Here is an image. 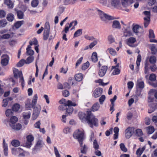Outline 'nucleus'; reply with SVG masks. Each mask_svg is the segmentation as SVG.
<instances>
[{"mask_svg":"<svg viewBox=\"0 0 157 157\" xmlns=\"http://www.w3.org/2000/svg\"><path fill=\"white\" fill-rule=\"evenodd\" d=\"M144 13L145 15L146 16V17H147V19H150L151 16L150 11H146L144 12Z\"/></svg>","mask_w":157,"mask_h":157,"instance_id":"58","label":"nucleus"},{"mask_svg":"<svg viewBox=\"0 0 157 157\" xmlns=\"http://www.w3.org/2000/svg\"><path fill=\"white\" fill-rule=\"evenodd\" d=\"M11 35L9 34H6L2 35L1 37L2 39H8L10 38Z\"/></svg>","mask_w":157,"mask_h":157,"instance_id":"56","label":"nucleus"},{"mask_svg":"<svg viewBox=\"0 0 157 157\" xmlns=\"http://www.w3.org/2000/svg\"><path fill=\"white\" fill-rule=\"evenodd\" d=\"M49 31L48 30H44L43 33V39L44 40L48 39L49 34Z\"/></svg>","mask_w":157,"mask_h":157,"instance_id":"31","label":"nucleus"},{"mask_svg":"<svg viewBox=\"0 0 157 157\" xmlns=\"http://www.w3.org/2000/svg\"><path fill=\"white\" fill-rule=\"evenodd\" d=\"M97 11L100 16L101 19L102 21H105L106 19L110 20L115 19L114 17L104 13L100 10H98Z\"/></svg>","mask_w":157,"mask_h":157,"instance_id":"4","label":"nucleus"},{"mask_svg":"<svg viewBox=\"0 0 157 157\" xmlns=\"http://www.w3.org/2000/svg\"><path fill=\"white\" fill-rule=\"evenodd\" d=\"M10 126L13 129L17 131L20 130L21 128V124L19 123L17 124L16 125H11L10 124Z\"/></svg>","mask_w":157,"mask_h":157,"instance_id":"22","label":"nucleus"},{"mask_svg":"<svg viewBox=\"0 0 157 157\" xmlns=\"http://www.w3.org/2000/svg\"><path fill=\"white\" fill-rule=\"evenodd\" d=\"M142 30L143 28L137 25L134 26L132 28L133 32L137 35L141 33Z\"/></svg>","mask_w":157,"mask_h":157,"instance_id":"9","label":"nucleus"},{"mask_svg":"<svg viewBox=\"0 0 157 157\" xmlns=\"http://www.w3.org/2000/svg\"><path fill=\"white\" fill-rule=\"evenodd\" d=\"M111 3L112 6L116 8L119 6L120 2L118 0H111Z\"/></svg>","mask_w":157,"mask_h":157,"instance_id":"21","label":"nucleus"},{"mask_svg":"<svg viewBox=\"0 0 157 157\" xmlns=\"http://www.w3.org/2000/svg\"><path fill=\"white\" fill-rule=\"evenodd\" d=\"M121 3L124 7H127L128 5V0H121Z\"/></svg>","mask_w":157,"mask_h":157,"instance_id":"63","label":"nucleus"},{"mask_svg":"<svg viewBox=\"0 0 157 157\" xmlns=\"http://www.w3.org/2000/svg\"><path fill=\"white\" fill-rule=\"evenodd\" d=\"M144 26L145 28H146L148 26L150 20V19H147V17H144Z\"/></svg>","mask_w":157,"mask_h":157,"instance_id":"45","label":"nucleus"},{"mask_svg":"<svg viewBox=\"0 0 157 157\" xmlns=\"http://www.w3.org/2000/svg\"><path fill=\"white\" fill-rule=\"evenodd\" d=\"M23 21H17L14 24V26L16 29H18L24 23Z\"/></svg>","mask_w":157,"mask_h":157,"instance_id":"28","label":"nucleus"},{"mask_svg":"<svg viewBox=\"0 0 157 157\" xmlns=\"http://www.w3.org/2000/svg\"><path fill=\"white\" fill-rule=\"evenodd\" d=\"M9 58L8 56H2V58L1 60V64L2 66H6L7 65L9 62Z\"/></svg>","mask_w":157,"mask_h":157,"instance_id":"14","label":"nucleus"},{"mask_svg":"<svg viewBox=\"0 0 157 157\" xmlns=\"http://www.w3.org/2000/svg\"><path fill=\"white\" fill-rule=\"evenodd\" d=\"M100 107V105L97 102L94 104L92 106L91 110L93 111H97Z\"/></svg>","mask_w":157,"mask_h":157,"instance_id":"24","label":"nucleus"},{"mask_svg":"<svg viewBox=\"0 0 157 157\" xmlns=\"http://www.w3.org/2000/svg\"><path fill=\"white\" fill-rule=\"evenodd\" d=\"M114 69L113 71L112 74L113 75H116L119 74L120 73V70L119 69L117 68H112Z\"/></svg>","mask_w":157,"mask_h":157,"instance_id":"49","label":"nucleus"},{"mask_svg":"<svg viewBox=\"0 0 157 157\" xmlns=\"http://www.w3.org/2000/svg\"><path fill=\"white\" fill-rule=\"evenodd\" d=\"M97 43V41L96 40H95L93 42L91 43L89 46L90 48H92L94 46H95Z\"/></svg>","mask_w":157,"mask_h":157,"instance_id":"62","label":"nucleus"},{"mask_svg":"<svg viewBox=\"0 0 157 157\" xmlns=\"http://www.w3.org/2000/svg\"><path fill=\"white\" fill-rule=\"evenodd\" d=\"M86 120L90 126L93 128V126L97 127L98 126V119L92 114L90 111L87 112V115L86 118Z\"/></svg>","mask_w":157,"mask_h":157,"instance_id":"1","label":"nucleus"},{"mask_svg":"<svg viewBox=\"0 0 157 157\" xmlns=\"http://www.w3.org/2000/svg\"><path fill=\"white\" fill-rule=\"evenodd\" d=\"M80 146L81 147V153H85L87 149L86 146L85 145H83V144H82V146H81L80 145Z\"/></svg>","mask_w":157,"mask_h":157,"instance_id":"39","label":"nucleus"},{"mask_svg":"<svg viewBox=\"0 0 157 157\" xmlns=\"http://www.w3.org/2000/svg\"><path fill=\"white\" fill-rule=\"evenodd\" d=\"M150 109H148V113H151L157 109V103H151L149 105Z\"/></svg>","mask_w":157,"mask_h":157,"instance_id":"15","label":"nucleus"},{"mask_svg":"<svg viewBox=\"0 0 157 157\" xmlns=\"http://www.w3.org/2000/svg\"><path fill=\"white\" fill-rule=\"evenodd\" d=\"M156 58L154 56H151L149 58V61L151 64H155L156 62Z\"/></svg>","mask_w":157,"mask_h":157,"instance_id":"23","label":"nucleus"},{"mask_svg":"<svg viewBox=\"0 0 157 157\" xmlns=\"http://www.w3.org/2000/svg\"><path fill=\"white\" fill-rule=\"evenodd\" d=\"M14 18V16L13 14L10 13L7 14L6 19L8 21L11 22L13 21Z\"/></svg>","mask_w":157,"mask_h":157,"instance_id":"30","label":"nucleus"},{"mask_svg":"<svg viewBox=\"0 0 157 157\" xmlns=\"http://www.w3.org/2000/svg\"><path fill=\"white\" fill-rule=\"evenodd\" d=\"M38 98L37 95L35 94L33 98L31 103V106L32 108H34L36 107V103Z\"/></svg>","mask_w":157,"mask_h":157,"instance_id":"16","label":"nucleus"},{"mask_svg":"<svg viewBox=\"0 0 157 157\" xmlns=\"http://www.w3.org/2000/svg\"><path fill=\"white\" fill-rule=\"evenodd\" d=\"M5 3L10 8H13V4L11 0H5Z\"/></svg>","mask_w":157,"mask_h":157,"instance_id":"33","label":"nucleus"},{"mask_svg":"<svg viewBox=\"0 0 157 157\" xmlns=\"http://www.w3.org/2000/svg\"><path fill=\"white\" fill-rule=\"evenodd\" d=\"M33 109V113L32 115V119L33 120H36L39 115L41 110V107L39 105H36V107Z\"/></svg>","mask_w":157,"mask_h":157,"instance_id":"5","label":"nucleus"},{"mask_svg":"<svg viewBox=\"0 0 157 157\" xmlns=\"http://www.w3.org/2000/svg\"><path fill=\"white\" fill-rule=\"evenodd\" d=\"M92 60L94 62H96L98 60L97 53L95 52L93 53L92 55Z\"/></svg>","mask_w":157,"mask_h":157,"instance_id":"29","label":"nucleus"},{"mask_svg":"<svg viewBox=\"0 0 157 157\" xmlns=\"http://www.w3.org/2000/svg\"><path fill=\"white\" fill-rule=\"evenodd\" d=\"M29 63V56L28 57L26 60L22 59L20 60L17 64V66L18 67H20L22 66L25 63Z\"/></svg>","mask_w":157,"mask_h":157,"instance_id":"12","label":"nucleus"},{"mask_svg":"<svg viewBox=\"0 0 157 157\" xmlns=\"http://www.w3.org/2000/svg\"><path fill=\"white\" fill-rule=\"evenodd\" d=\"M18 18L19 19H22L23 18V12L21 10H18L17 12Z\"/></svg>","mask_w":157,"mask_h":157,"instance_id":"32","label":"nucleus"},{"mask_svg":"<svg viewBox=\"0 0 157 157\" xmlns=\"http://www.w3.org/2000/svg\"><path fill=\"white\" fill-rule=\"evenodd\" d=\"M130 28L128 27L125 29L124 31V34L125 37L133 36V33L130 30Z\"/></svg>","mask_w":157,"mask_h":157,"instance_id":"17","label":"nucleus"},{"mask_svg":"<svg viewBox=\"0 0 157 157\" xmlns=\"http://www.w3.org/2000/svg\"><path fill=\"white\" fill-rule=\"evenodd\" d=\"M149 36L150 38H154L155 37L153 31L152 29H150L149 30Z\"/></svg>","mask_w":157,"mask_h":157,"instance_id":"59","label":"nucleus"},{"mask_svg":"<svg viewBox=\"0 0 157 157\" xmlns=\"http://www.w3.org/2000/svg\"><path fill=\"white\" fill-rule=\"evenodd\" d=\"M154 132V128L153 127L149 126L148 127L147 133L149 134L152 133Z\"/></svg>","mask_w":157,"mask_h":157,"instance_id":"43","label":"nucleus"},{"mask_svg":"<svg viewBox=\"0 0 157 157\" xmlns=\"http://www.w3.org/2000/svg\"><path fill=\"white\" fill-rule=\"evenodd\" d=\"M108 40L110 44H111L114 42V38L112 35H110L108 37Z\"/></svg>","mask_w":157,"mask_h":157,"instance_id":"48","label":"nucleus"},{"mask_svg":"<svg viewBox=\"0 0 157 157\" xmlns=\"http://www.w3.org/2000/svg\"><path fill=\"white\" fill-rule=\"evenodd\" d=\"M136 42V39L135 38L131 37L127 39L126 40V44L132 47H135L136 46L134 43Z\"/></svg>","mask_w":157,"mask_h":157,"instance_id":"7","label":"nucleus"},{"mask_svg":"<svg viewBox=\"0 0 157 157\" xmlns=\"http://www.w3.org/2000/svg\"><path fill=\"white\" fill-rule=\"evenodd\" d=\"M109 53L112 55L114 56L116 55V52L115 50L112 48H109L107 49Z\"/></svg>","mask_w":157,"mask_h":157,"instance_id":"47","label":"nucleus"},{"mask_svg":"<svg viewBox=\"0 0 157 157\" xmlns=\"http://www.w3.org/2000/svg\"><path fill=\"white\" fill-rule=\"evenodd\" d=\"M82 29H79L76 31L74 35V37H76L81 35L82 34Z\"/></svg>","mask_w":157,"mask_h":157,"instance_id":"35","label":"nucleus"},{"mask_svg":"<svg viewBox=\"0 0 157 157\" xmlns=\"http://www.w3.org/2000/svg\"><path fill=\"white\" fill-rule=\"evenodd\" d=\"M2 145L4 155L7 156H8V146L7 144L6 143L5 140L4 139H3Z\"/></svg>","mask_w":157,"mask_h":157,"instance_id":"13","label":"nucleus"},{"mask_svg":"<svg viewBox=\"0 0 157 157\" xmlns=\"http://www.w3.org/2000/svg\"><path fill=\"white\" fill-rule=\"evenodd\" d=\"M73 136L75 138L78 140L80 145L82 146L84 139V130L82 129L76 130L73 134Z\"/></svg>","mask_w":157,"mask_h":157,"instance_id":"2","label":"nucleus"},{"mask_svg":"<svg viewBox=\"0 0 157 157\" xmlns=\"http://www.w3.org/2000/svg\"><path fill=\"white\" fill-rule=\"evenodd\" d=\"M144 150H141L140 148H139L137 149L136 151V154L138 155V157L140 156L142 154Z\"/></svg>","mask_w":157,"mask_h":157,"instance_id":"64","label":"nucleus"},{"mask_svg":"<svg viewBox=\"0 0 157 157\" xmlns=\"http://www.w3.org/2000/svg\"><path fill=\"white\" fill-rule=\"evenodd\" d=\"M137 87L139 88L143 89L144 87V83L143 82H138L137 84Z\"/></svg>","mask_w":157,"mask_h":157,"instance_id":"42","label":"nucleus"},{"mask_svg":"<svg viewBox=\"0 0 157 157\" xmlns=\"http://www.w3.org/2000/svg\"><path fill=\"white\" fill-rule=\"evenodd\" d=\"M39 1L38 0H33L31 2V5L33 7H36L38 4Z\"/></svg>","mask_w":157,"mask_h":157,"instance_id":"41","label":"nucleus"},{"mask_svg":"<svg viewBox=\"0 0 157 157\" xmlns=\"http://www.w3.org/2000/svg\"><path fill=\"white\" fill-rule=\"evenodd\" d=\"M120 147L121 149V150L124 152H126L127 151V148L125 147V145L123 143H121L120 144Z\"/></svg>","mask_w":157,"mask_h":157,"instance_id":"44","label":"nucleus"},{"mask_svg":"<svg viewBox=\"0 0 157 157\" xmlns=\"http://www.w3.org/2000/svg\"><path fill=\"white\" fill-rule=\"evenodd\" d=\"M135 131V128L133 127H128L125 130V137L128 139L132 135Z\"/></svg>","mask_w":157,"mask_h":157,"instance_id":"6","label":"nucleus"},{"mask_svg":"<svg viewBox=\"0 0 157 157\" xmlns=\"http://www.w3.org/2000/svg\"><path fill=\"white\" fill-rule=\"evenodd\" d=\"M75 80L78 82L81 81L82 79L83 75L82 74H78L75 76Z\"/></svg>","mask_w":157,"mask_h":157,"instance_id":"25","label":"nucleus"},{"mask_svg":"<svg viewBox=\"0 0 157 157\" xmlns=\"http://www.w3.org/2000/svg\"><path fill=\"white\" fill-rule=\"evenodd\" d=\"M13 100V98L11 97H8L5 99H4L2 101V107H6L8 104V103L9 101H11Z\"/></svg>","mask_w":157,"mask_h":157,"instance_id":"20","label":"nucleus"},{"mask_svg":"<svg viewBox=\"0 0 157 157\" xmlns=\"http://www.w3.org/2000/svg\"><path fill=\"white\" fill-rule=\"evenodd\" d=\"M73 111V108L71 107H69L67 109L66 112L68 114H67V115H70L71 114H72V112Z\"/></svg>","mask_w":157,"mask_h":157,"instance_id":"50","label":"nucleus"},{"mask_svg":"<svg viewBox=\"0 0 157 157\" xmlns=\"http://www.w3.org/2000/svg\"><path fill=\"white\" fill-rule=\"evenodd\" d=\"M23 116L25 120H27L29 118V113L24 112L23 114Z\"/></svg>","mask_w":157,"mask_h":157,"instance_id":"53","label":"nucleus"},{"mask_svg":"<svg viewBox=\"0 0 157 157\" xmlns=\"http://www.w3.org/2000/svg\"><path fill=\"white\" fill-rule=\"evenodd\" d=\"M34 45L35 46L38 45V42L37 39L35 38H33L32 41L30 42V46Z\"/></svg>","mask_w":157,"mask_h":157,"instance_id":"38","label":"nucleus"},{"mask_svg":"<svg viewBox=\"0 0 157 157\" xmlns=\"http://www.w3.org/2000/svg\"><path fill=\"white\" fill-rule=\"evenodd\" d=\"M18 121V118L15 116L11 117L10 120V122L13 124L16 123Z\"/></svg>","mask_w":157,"mask_h":157,"instance_id":"37","label":"nucleus"},{"mask_svg":"<svg viewBox=\"0 0 157 157\" xmlns=\"http://www.w3.org/2000/svg\"><path fill=\"white\" fill-rule=\"evenodd\" d=\"M136 135L138 136H140L143 135V132L140 129H137L136 130Z\"/></svg>","mask_w":157,"mask_h":157,"instance_id":"46","label":"nucleus"},{"mask_svg":"<svg viewBox=\"0 0 157 157\" xmlns=\"http://www.w3.org/2000/svg\"><path fill=\"white\" fill-rule=\"evenodd\" d=\"M141 60V56L140 55H139L137 56V58L136 61V65L137 67H139L140 65V63Z\"/></svg>","mask_w":157,"mask_h":157,"instance_id":"61","label":"nucleus"},{"mask_svg":"<svg viewBox=\"0 0 157 157\" xmlns=\"http://www.w3.org/2000/svg\"><path fill=\"white\" fill-rule=\"evenodd\" d=\"M13 73L14 78H20L19 82L21 83L22 88L23 89L25 84L21 71H19L17 69L14 68L13 70Z\"/></svg>","mask_w":157,"mask_h":157,"instance_id":"3","label":"nucleus"},{"mask_svg":"<svg viewBox=\"0 0 157 157\" xmlns=\"http://www.w3.org/2000/svg\"><path fill=\"white\" fill-rule=\"evenodd\" d=\"M93 144L95 150L98 149L99 148V146L96 140H94Z\"/></svg>","mask_w":157,"mask_h":157,"instance_id":"51","label":"nucleus"},{"mask_svg":"<svg viewBox=\"0 0 157 157\" xmlns=\"http://www.w3.org/2000/svg\"><path fill=\"white\" fill-rule=\"evenodd\" d=\"M20 108V105L18 103L14 104L12 107V109L13 111H17Z\"/></svg>","mask_w":157,"mask_h":157,"instance_id":"26","label":"nucleus"},{"mask_svg":"<svg viewBox=\"0 0 157 157\" xmlns=\"http://www.w3.org/2000/svg\"><path fill=\"white\" fill-rule=\"evenodd\" d=\"M105 99V95H102L99 99V101L101 104L103 103V102Z\"/></svg>","mask_w":157,"mask_h":157,"instance_id":"54","label":"nucleus"},{"mask_svg":"<svg viewBox=\"0 0 157 157\" xmlns=\"http://www.w3.org/2000/svg\"><path fill=\"white\" fill-rule=\"evenodd\" d=\"M149 80L151 81H154L156 80V76L154 74H151L150 75L149 77Z\"/></svg>","mask_w":157,"mask_h":157,"instance_id":"52","label":"nucleus"},{"mask_svg":"<svg viewBox=\"0 0 157 157\" xmlns=\"http://www.w3.org/2000/svg\"><path fill=\"white\" fill-rule=\"evenodd\" d=\"M7 24V21L6 19H2L0 21V27H5Z\"/></svg>","mask_w":157,"mask_h":157,"instance_id":"36","label":"nucleus"},{"mask_svg":"<svg viewBox=\"0 0 157 157\" xmlns=\"http://www.w3.org/2000/svg\"><path fill=\"white\" fill-rule=\"evenodd\" d=\"M6 13L3 10H0V18H3L5 17Z\"/></svg>","mask_w":157,"mask_h":157,"instance_id":"57","label":"nucleus"},{"mask_svg":"<svg viewBox=\"0 0 157 157\" xmlns=\"http://www.w3.org/2000/svg\"><path fill=\"white\" fill-rule=\"evenodd\" d=\"M133 114L132 113L129 112L127 114V118L128 120H131Z\"/></svg>","mask_w":157,"mask_h":157,"instance_id":"60","label":"nucleus"},{"mask_svg":"<svg viewBox=\"0 0 157 157\" xmlns=\"http://www.w3.org/2000/svg\"><path fill=\"white\" fill-rule=\"evenodd\" d=\"M11 144L13 146L15 147H17L20 145V143L18 140H14L12 141Z\"/></svg>","mask_w":157,"mask_h":157,"instance_id":"27","label":"nucleus"},{"mask_svg":"<svg viewBox=\"0 0 157 157\" xmlns=\"http://www.w3.org/2000/svg\"><path fill=\"white\" fill-rule=\"evenodd\" d=\"M44 145L43 141L40 140H39L37 141L35 146L33 149V152L34 153H35L36 151L40 150L42 148Z\"/></svg>","mask_w":157,"mask_h":157,"instance_id":"8","label":"nucleus"},{"mask_svg":"<svg viewBox=\"0 0 157 157\" xmlns=\"http://www.w3.org/2000/svg\"><path fill=\"white\" fill-rule=\"evenodd\" d=\"M90 65L89 62L87 61L85 63H84L82 67V70H85Z\"/></svg>","mask_w":157,"mask_h":157,"instance_id":"55","label":"nucleus"},{"mask_svg":"<svg viewBox=\"0 0 157 157\" xmlns=\"http://www.w3.org/2000/svg\"><path fill=\"white\" fill-rule=\"evenodd\" d=\"M112 27L114 29H120L121 26L119 21L117 20L114 21L113 22Z\"/></svg>","mask_w":157,"mask_h":157,"instance_id":"18","label":"nucleus"},{"mask_svg":"<svg viewBox=\"0 0 157 157\" xmlns=\"http://www.w3.org/2000/svg\"><path fill=\"white\" fill-rule=\"evenodd\" d=\"M64 105L65 106H68L70 107V106H76L77 105L76 103L75 102H73L71 101L68 100L67 101V103H65Z\"/></svg>","mask_w":157,"mask_h":157,"instance_id":"34","label":"nucleus"},{"mask_svg":"<svg viewBox=\"0 0 157 157\" xmlns=\"http://www.w3.org/2000/svg\"><path fill=\"white\" fill-rule=\"evenodd\" d=\"M149 48L151 51V54L152 55H155L157 52V48L154 44H150Z\"/></svg>","mask_w":157,"mask_h":157,"instance_id":"19","label":"nucleus"},{"mask_svg":"<svg viewBox=\"0 0 157 157\" xmlns=\"http://www.w3.org/2000/svg\"><path fill=\"white\" fill-rule=\"evenodd\" d=\"M102 92V89L101 88H97L94 90L93 96L95 98H98L101 94Z\"/></svg>","mask_w":157,"mask_h":157,"instance_id":"11","label":"nucleus"},{"mask_svg":"<svg viewBox=\"0 0 157 157\" xmlns=\"http://www.w3.org/2000/svg\"><path fill=\"white\" fill-rule=\"evenodd\" d=\"M108 69V67L106 66H103L98 71L99 75L100 77H103L106 73Z\"/></svg>","mask_w":157,"mask_h":157,"instance_id":"10","label":"nucleus"},{"mask_svg":"<svg viewBox=\"0 0 157 157\" xmlns=\"http://www.w3.org/2000/svg\"><path fill=\"white\" fill-rule=\"evenodd\" d=\"M13 112L11 109H8L6 111V114L7 117H10L12 115Z\"/></svg>","mask_w":157,"mask_h":157,"instance_id":"40","label":"nucleus"}]
</instances>
